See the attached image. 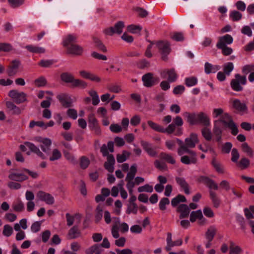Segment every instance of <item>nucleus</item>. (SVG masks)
<instances>
[{"mask_svg":"<svg viewBox=\"0 0 254 254\" xmlns=\"http://www.w3.org/2000/svg\"><path fill=\"white\" fill-rule=\"evenodd\" d=\"M234 69V65L232 63L229 62L223 66V72L227 75H229L231 72Z\"/></svg>","mask_w":254,"mask_h":254,"instance_id":"nucleus-50","label":"nucleus"},{"mask_svg":"<svg viewBox=\"0 0 254 254\" xmlns=\"http://www.w3.org/2000/svg\"><path fill=\"white\" fill-rule=\"evenodd\" d=\"M198 181L200 182L203 183L206 185L210 189H214L217 190L218 189V186L215 181L208 177L201 176Z\"/></svg>","mask_w":254,"mask_h":254,"instance_id":"nucleus-15","label":"nucleus"},{"mask_svg":"<svg viewBox=\"0 0 254 254\" xmlns=\"http://www.w3.org/2000/svg\"><path fill=\"white\" fill-rule=\"evenodd\" d=\"M250 164V161L249 159L247 158L244 157L242 158L241 160L239 162V166L240 167H242V169H245L248 168Z\"/></svg>","mask_w":254,"mask_h":254,"instance_id":"nucleus-53","label":"nucleus"},{"mask_svg":"<svg viewBox=\"0 0 254 254\" xmlns=\"http://www.w3.org/2000/svg\"><path fill=\"white\" fill-rule=\"evenodd\" d=\"M170 203V200L167 197H163L161 200L159 204V209L162 211H164L166 209V205H168Z\"/></svg>","mask_w":254,"mask_h":254,"instance_id":"nucleus-51","label":"nucleus"},{"mask_svg":"<svg viewBox=\"0 0 254 254\" xmlns=\"http://www.w3.org/2000/svg\"><path fill=\"white\" fill-rule=\"evenodd\" d=\"M88 122L90 129L94 131L97 135H100L101 133V130L98 121L94 114L91 113L88 115Z\"/></svg>","mask_w":254,"mask_h":254,"instance_id":"nucleus-8","label":"nucleus"},{"mask_svg":"<svg viewBox=\"0 0 254 254\" xmlns=\"http://www.w3.org/2000/svg\"><path fill=\"white\" fill-rule=\"evenodd\" d=\"M8 96L11 98L14 102L20 104L27 101V95L23 92H19L16 90H11L8 93Z\"/></svg>","mask_w":254,"mask_h":254,"instance_id":"nucleus-7","label":"nucleus"},{"mask_svg":"<svg viewBox=\"0 0 254 254\" xmlns=\"http://www.w3.org/2000/svg\"><path fill=\"white\" fill-rule=\"evenodd\" d=\"M150 65V63L145 59L141 60L136 63L137 67L141 69L149 67Z\"/></svg>","mask_w":254,"mask_h":254,"instance_id":"nucleus-49","label":"nucleus"},{"mask_svg":"<svg viewBox=\"0 0 254 254\" xmlns=\"http://www.w3.org/2000/svg\"><path fill=\"white\" fill-rule=\"evenodd\" d=\"M92 39L94 44V46L96 48L104 53H106L107 52V49L106 46L99 38L95 36H93Z\"/></svg>","mask_w":254,"mask_h":254,"instance_id":"nucleus-23","label":"nucleus"},{"mask_svg":"<svg viewBox=\"0 0 254 254\" xmlns=\"http://www.w3.org/2000/svg\"><path fill=\"white\" fill-rule=\"evenodd\" d=\"M235 79L231 81V87L235 91H241L243 88L242 85L247 83V78L245 75H241L240 74H236L235 75Z\"/></svg>","mask_w":254,"mask_h":254,"instance_id":"nucleus-3","label":"nucleus"},{"mask_svg":"<svg viewBox=\"0 0 254 254\" xmlns=\"http://www.w3.org/2000/svg\"><path fill=\"white\" fill-rule=\"evenodd\" d=\"M57 99L64 108H69L72 106L71 97L67 94H62L57 96Z\"/></svg>","mask_w":254,"mask_h":254,"instance_id":"nucleus-12","label":"nucleus"},{"mask_svg":"<svg viewBox=\"0 0 254 254\" xmlns=\"http://www.w3.org/2000/svg\"><path fill=\"white\" fill-rule=\"evenodd\" d=\"M183 115L184 117L186 118L187 121L190 124V125L193 126L196 125V114L186 112L183 113Z\"/></svg>","mask_w":254,"mask_h":254,"instance_id":"nucleus-22","label":"nucleus"},{"mask_svg":"<svg viewBox=\"0 0 254 254\" xmlns=\"http://www.w3.org/2000/svg\"><path fill=\"white\" fill-rule=\"evenodd\" d=\"M176 211L180 213L179 218L183 219L188 217L190 210L187 204H181L178 205Z\"/></svg>","mask_w":254,"mask_h":254,"instance_id":"nucleus-13","label":"nucleus"},{"mask_svg":"<svg viewBox=\"0 0 254 254\" xmlns=\"http://www.w3.org/2000/svg\"><path fill=\"white\" fill-rule=\"evenodd\" d=\"M230 17L233 21L240 20L242 17V14L238 11H232L230 14Z\"/></svg>","mask_w":254,"mask_h":254,"instance_id":"nucleus-43","label":"nucleus"},{"mask_svg":"<svg viewBox=\"0 0 254 254\" xmlns=\"http://www.w3.org/2000/svg\"><path fill=\"white\" fill-rule=\"evenodd\" d=\"M176 181L177 184L184 190L186 194H189L190 193L189 185L184 178L177 177L176 178Z\"/></svg>","mask_w":254,"mask_h":254,"instance_id":"nucleus-18","label":"nucleus"},{"mask_svg":"<svg viewBox=\"0 0 254 254\" xmlns=\"http://www.w3.org/2000/svg\"><path fill=\"white\" fill-rule=\"evenodd\" d=\"M12 50V46L10 44L5 43H0V51L8 52Z\"/></svg>","mask_w":254,"mask_h":254,"instance_id":"nucleus-62","label":"nucleus"},{"mask_svg":"<svg viewBox=\"0 0 254 254\" xmlns=\"http://www.w3.org/2000/svg\"><path fill=\"white\" fill-rule=\"evenodd\" d=\"M171 38L176 41H183L184 40V35L182 32H174L173 35L171 36Z\"/></svg>","mask_w":254,"mask_h":254,"instance_id":"nucleus-60","label":"nucleus"},{"mask_svg":"<svg viewBox=\"0 0 254 254\" xmlns=\"http://www.w3.org/2000/svg\"><path fill=\"white\" fill-rule=\"evenodd\" d=\"M54 64V61L53 60H42L40 61L38 64L43 67H50Z\"/></svg>","mask_w":254,"mask_h":254,"instance_id":"nucleus-63","label":"nucleus"},{"mask_svg":"<svg viewBox=\"0 0 254 254\" xmlns=\"http://www.w3.org/2000/svg\"><path fill=\"white\" fill-rule=\"evenodd\" d=\"M221 124L220 122L218 121H215L214 122V127L213 129V132L215 135H222V130L221 128Z\"/></svg>","mask_w":254,"mask_h":254,"instance_id":"nucleus-39","label":"nucleus"},{"mask_svg":"<svg viewBox=\"0 0 254 254\" xmlns=\"http://www.w3.org/2000/svg\"><path fill=\"white\" fill-rule=\"evenodd\" d=\"M196 125L200 124L206 127L210 125V119L207 115L203 112L196 114Z\"/></svg>","mask_w":254,"mask_h":254,"instance_id":"nucleus-14","label":"nucleus"},{"mask_svg":"<svg viewBox=\"0 0 254 254\" xmlns=\"http://www.w3.org/2000/svg\"><path fill=\"white\" fill-rule=\"evenodd\" d=\"M216 47L217 48L222 50V54L225 56L230 55L233 52L232 48L228 47L226 45H224V44H217Z\"/></svg>","mask_w":254,"mask_h":254,"instance_id":"nucleus-32","label":"nucleus"},{"mask_svg":"<svg viewBox=\"0 0 254 254\" xmlns=\"http://www.w3.org/2000/svg\"><path fill=\"white\" fill-rule=\"evenodd\" d=\"M142 80L144 86L151 87L158 83L160 79L158 77H154L153 73L148 72L142 76Z\"/></svg>","mask_w":254,"mask_h":254,"instance_id":"nucleus-4","label":"nucleus"},{"mask_svg":"<svg viewBox=\"0 0 254 254\" xmlns=\"http://www.w3.org/2000/svg\"><path fill=\"white\" fill-rule=\"evenodd\" d=\"M88 94L92 97V104L94 106L97 105L100 102L97 92L94 90H91L88 92Z\"/></svg>","mask_w":254,"mask_h":254,"instance_id":"nucleus-38","label":"nucleus"},{"mask_svg":"<svg viewBox=\"0 0 254 254\" xmlns=\"http://www.w3.org/2000/svg\"><path fill=\"white\" fill-rule=\"evenodd\" d=\"M36 140L41 142L42 143V144L45 145L47 148H50V146L51 145L52 141L50 139L48 138H42L41 137H37Z\"/></svg>","mask_w":254,"mask_h":254,"instance_id":"nucleus-52","label":"nucleus"},{"mask_svg":"<svg viewBox=\"0 0 254 254\" xmlns=\"http://www.w3.org/2000/svg\"><path fill=\"white\" fill-rule=\"evenodd\" d=\"M20 65V62L18 60H12L7 66L6 73L8 76H13L18 72L19 67Z\"/></svg>","mask_w":254,"mask_h":254,"instance_id":"nucleus-9","label":"nucleus"},{"mask_svg":"<svg viewBox=\"0 0 254 254\" xmlns=\"http://www.w3.org/2000/svg\"><path fill=\"white\" fill-rule=\"evenodd\" d=\"M153 190V189L152 186L148 184H146L143 186L140 187L137 189L138 191L139 192L143 191L152 192Z\"/></svg>","mask_w":254,"mask_h":254,"instance_id":"nucleus-58","label":"nucleus"},{"mask_svg":"<svg viewBox=\"0 0 254 254\" xmlns=\"http://www.w3.org/2000/svg\"><path fill=\"white\" fill-rule=\"evenodd\" d=\"M61 79L65 83H70L72 86L74 80L75 79L73 75L68 72L62 73L60 75Z\"/></svg>","mask_w":254,"mask_h":254,"instance_id":"nucleus-24","label":"nucleus"},{"mask_svg":"<svg viewBox=\"0 0 254 254\" xmlns=\"http://www.w3.org/2000/svg\"><path fill=\"white\" fill-rule=\"evenodd\" d=\"M156 46L162 55V59L164 61L168 60L167 55L170 52V43L168 42L158 41Z\"/></svg>","mask_w":254,"mask_h":254,"instance_id":"nucleus-5","label":"nucleus"},{"mask_svg":"<svg viewBox=\"0 0 254 254\" xmlns=\"http://www.w3.org/2000/svg\"><path fill=\"white\" fill-rule=\"evenodd\" d=\"M132 10L137 12L138 16L141 18L146 17L148 15V12L145 9L140 7H133Z\"/></svg>","mask_w":254,"mask_h":254,"instance_id":"nucleus-37","label":"nucleus"},{"mask_svg":"<svg viewBox=\"0 0 254 254\" xmlns=\"http://www.w3.org/2000/svg\"><path fill=\"white\" fill-rule=\"evenodd\" d=\"M185 153H188L190 155V156L188 155H184L181 158V162L186 165H189L191 163L196 164L197 162V159L196 157V153L195 151L190 150L189 151L185 152Z\"/></svg>","mask_w":254,"mask_h":254,"instance_id":"nucleus-10","label":"nucleus"},{"mask_svg":"<svg viewBox=\"0 0 254 254\" xmlns=\"http://www.w3.org/2000/svg\"><path fill=\"white\" fill-rule=\"evenodd\" d=\"M6 108L9 112H11L12 115H20L21 113L20 108L16 106L13 102L11 101H6L5 103Z\"/></svg>","mask_w":254,"mask_h":254,"instance_id":"nucleus-19","label":"nucleus"},{"mask_svg":"<svg viewBox=\"0 0 254 254\" xmlns=\"http://www.w3.org/2000/svg\"><path fill=\"white\" fill-rule=\"evenodd\" d=\"M233 39L232 37L229 34H226L223 36L220 37L219 41L217 44H230L233 42Z\"/></svg>","mask_w":254,"mask_h":254,"instance_id":"nucleus-31","label":"nucleus"},{"mask_svg":"<svg viewBox=\"0 0 254 254\" xmlns=\"http://www.w3.org/2000/svg\"><path fill=\"white\" fill-rule=\"evenodd\" d=\"M147 124L148 126L153 130L159 132H162L163 131V127L158 125V124L154 123L152 121H148L147 122Z\"/></svg>","mask_w":254,"mask_h":254,"instance_id":"nucleus-46","label":"nucleus"},{"mask_svg":"<svg viewBox=\"0 0 254 254\" xmlns=\"http://www.w3.org/2000/svg\"><path fill=\"white\" fill-rule=\"evenodd\" d=\"M244 211L247 219L250 220L254 218V205H250L249 208H244Z\"/></svg>","mask_w":254,"mask_h":254,"instance_id":"nucleus-36","label":"nucleus"},{"mask_svg":"<svg viewBox=\"0 0 254 254\" xmlns=\"http://www.w3.org/2000/svg\"><path fill=\"white\" fill-rule=\"evenodd\" d=\"M61 157L62 154L60 151L57 149H54L53 151L52 156L50 157V160L51 161H54L60 159Z\"/></svg>","mask_w":254,"mask_h":254,"instance_id":"nucleus-56","label":"nucleus"},{"mask_svg":"<svg viewBox=\"0 0 254 254\" xmlns=\"http://www.w3.org/2000/svg\"><path fill=\"white\" fill-rule=\"evenodd\" d=\"M89 159L86 156H82L80 158V166L83 169H86L90 164Z\"/></svg>","mask_w":254,"mask_h":254,"instance_id":"nucleus-48","label":"nucleus"},{"mask_svg":"<svg viewBox=\"0 0 254 254\" xmlns=\"http://www.w3.org/2000/svg\"><path fill=\"white\" fill-rule=\"evenodd\" d=\"M67 49L69 54L75 55H81L83 51V48L75 43L67 47Z\"/></svg>","mask_w":254,"mask_h":254,"instance_id":"nucleus-20","label":"nucleus"},{"mask_svg":"<svg viewBox=\"0 0 254 254\" xmlns=\"http://www.w3.org/2000/svg\"><path fill=\"white\" fill-rule=\"evenodd\" d=\"M141 145L143 148L146 152L151 156H155L156 155V152L152 148V144L148 142L142 140L141 141Z\"/></svg>","mask_w":254,"mask_h":254,"instance_id":"nucleus-21","label":"nucleus"},{"mask_svg":"<svg viewBox=\"0 0 254 254\" xmlns=\"http://www.w3.org/2000/svg\"><path fill=\"white\" fill-rule=\"evenodd\" d=\"M13 233V229L9 225H5L3 227L2 234L6 237L10 236Z\"/></svg>","mask_w":254,"mask_h":254,"instance_id":"nucleus-55","label":"nucleus"},{"mask_svg":"<svg viewBox=\"0 0 254 254\" xmlns=\"http://www.w3.org/2000/svg\"><path fill=\"white\" fill-rule=\"evenodd\" d=\"M241 148L243 152L247 153L248 155L253 157L254 154L252 149L249 146L247 142H244L241 145Z\"/></svg>","mask_w":254,"mask_h":254,"instance_id":"nucleus-41","label":"nucleus"},{"mask_svg":"<svg viewBox=\"0 0 254 254\" xmlns=\"http://www.w3.org/2000/svg\"><path fill=\"white\" fill-rule=\"evenodd\" d=\"M125 27L124 22L122 21L117 22L114 27H110L104 30V33L105 35L112 36L115 33L119 35L123 32V29Z\"/></svg>","mask_w":254,"mask_h":254,"instance_id":"nucleus-6","label":"nucleus"},{"mask_svg":"<svg viewBox=\"0 0 254 254\" xmlns=\"http://www.w3.org/2000/svg\"><path fill=\"white\" fill-rule=\"evenodd\" d=\"M211 164L217 172H218L219 173H224L223 169L221 167L220 164L218 162H217L216 161V160L215 158L213 159Z\"/></svg>","mask_w":254,"mask_h":254,"instance_id":"nucleus-64","label":"nucleus"},{"mask_svg":"<svg viewBox=\"0 0 254 254\" xmlns=\"http://www.w3.org/2000/svg\"><path fill=\"white\" fill-rule=\"evenodd\" d=\"M202 135L203 137L207 141H210L212 139V134L210 130L207 128L204 127L201 130Z\"/></svg>","mask_w":254,"mask_h":254,"instance_id":"nucleus-45","label":"nucleus"},{"mask_svg":"<svg viewBox=\"0 0 254 254\" xmlns=\"http://www.w3.org/2000/svg\"><path fill=\"white\" fill-rule=\"evenodd\" d=\"M37 196L40 200L45 202L47 204L52 205L55 202V199L51 194L42 190H40L37 192Z\"/></svg>","mask_w":254,"mask_h":254,"instance_id":"nucleus-11","label":"nucleus"},{"mask_svg":"<svg viewBox=\"0 0 254 254\" xmlns=\"http://www.w3.org/2000/svg\"><path fill=\"white\" fill-rule=\"evenodd\" d=\"M130 155V153L126 151L123 150L122 154H118L117 155V160L118 163H121L125 162L127 158L129 157Z\"/></svg>","mask_w":254,"mask_h":254,"instance_id":"nucleus-34","label":"nucleus"},{"mask_svg":"<svg viewBox=\"0 0 254 254\" xmlns=\"http://www.w3.org/2000/svg\"><path fill=\"white\" fill-rule=\"evenodd\" d=\"M142 27L139 25H129L127 27V30L131 33H136L137 31H140Z\"/></svg>","mask_w":254,"mask_h":254,"instance_id":"nucleus-61","label":"nucleus"},{"mask_svg":"<svg viewBox=\"0 0 254 254\" xmlns=\"http://www.w3.org/2000/svg\"><path fill=\"white\" fill-rule=\"evenodd\" d=\"M216 232L217 230L214 226H210L205 233V236L207 240L212 241L216 235Z\"/></svg>","mask_w":254,"mask_h":254,"instance_id":"nucleus-27","label":"nucleus"},{"mask_svg":"<svg viewBox=\"0 0 254 254\" xmlns=\"http://www.w3.org/2000/svg\"><path fill=\"white\" fill-rule=\"evenodd\" d=\"M220 69L219 65H213L211 64L206 62L204 64V71L206 74H210L211 72L215 73Z\"/></svg>","mask_w":254,"mask_h":254,"instance_id":"nucleus-26","label":"nucleus"},{"mask_svg":"<svg viewBox=\"0 0 254 254\" xmlns=\"http://www.w3.org/2000/svg\"><path fill=\"white\" fill-rule=\"evenodd\" d=\"M233 107L240 112H244L247 110V107L245 104L241 103L238 99H236L233 102Z\"/></svg>","mask_w":254,"mask_h":254,"instance_id":"nucleus-28","label":"nucleus"},{"mask_svg":"<svg viewBox=\"0 0 254 254\" xmlns=\"http://www.w3.org/2000/svg\"><path fill=\"white\" fill-rule=\"evenodd\" d=\"M77 42V37L75 35L68 34L63 41V46L67 48L72 44Z\"/></svg>","mask_w":254,"mask_h":254,"instance_id":"nucleus-25","label":"nucleus"},{"mask_svg":"<svg viewBox=\"0 0 254 254\" xmlns=\"http://www.w3.org/2000/svg\"><path fill=\"white\" fill-rule=\"evenodd\" d=\"M80 235V232L78 229L77 226L75 225L72 227L68 231V235L70 239H75Z\"/></svg>","mask_w":254,"mask_h":254,"instance_id":"nucleus-30","label":"nucleus"},{"mask_svg":"<svg viewBox=\"0 0 254 254\" xmlns=\"http://www.w3.org/2000/svg\"><path fill=\"white\" fill-rule=\"evenodd\" d=\"M177 141L179 145L178 153L180 156L183 155L185 153V152L189 151L190 149L187 148V146H186L181 139L177 138Z\"/></svg>","mask_w":254,"mask_h":254,"instance_id":"nucleus-29","label":"nucleus"},{"mask_svg":"<svg viewBox=\"0 0 254 254\" xmlns=\"http://www.w3.org/2000/svg\"><path fill=\"white\" fill-rule=\"evenodd\" d=\"M8 178L13 181L22 182L27 180L28 177L22 173H11L8 175Z\"/></svg>","mask_w":254,"mask_h":254,"instance_id":"nucleus-17","label":"nucleus"},{"mask_svg":"<svg viewBox=\"0 0 254 254\" xmlns=\"http://www.w3.org/2000/svg\"><path fill=\"white\" fill-rule=\"evenodd\" d=\"M138 206L136 203L132 204H127V208L126 210V213L129 214L132 213L134 214H136L137 212Z\"/></svg>","mask_w":254,"mask_h":254,"instance_id":"nucleus-42","label":"nucleus"},{"mask_svg":"<svg viewBox=\"0 0 254 254\" xmlns=\"http://www.w3.org/2000/svg\"><path fill=\"white\" fill-rule=\"evenodd\" d=\"M35 84L38 87L45 86L47 84V81L44 76H40L34 81Z\"/></svg>","mask_w":254,"mask_h":254,"instance_id":"nucleus-47","label":"nucleus"},{"mask_svg":"<svg viewBox=\"0 0 254 254\" xmlns=\"http://www.w3.org/2000/svg\"><path fill=\"white\" fill-rule=\"evenodd\" d=\"M160 157L166 160L167 162L171 164H174L176 162L175 160L169 154L162 152L160 153Z\"/></svg>","mask_w":254,"mask_h":254,"instance_id":"nucleus-44","label":"nucleus"},{"mask_svg":"<svg viewBox=\"0 0 254 254\" xmlns=\"http://www.w3.org/2000/svg\"><path fill=\"white\" fill-rule=\"evenodd\" d=\"M199 140L197 134L191 133L190 137L185 139V144L187 146V148H194L195 144L198 143Z\"/></svg>","mask_w":254,"mask_h":254,"instance_id":"nucleus-16","label":"nucleus"},{"mask_svg":"<svg viewBox=\"0 0 254 254\" xmlns=\"http://www.w3.org/2000/svg\"><path fill=\"white\" fill-rule=\"evenodd\" d=\"M225 127H228L231 130V133L236 135L239 132V129L236 123L233 120L232 117L228 113H224L223 118L218 120Z\"/></svg>","mask_w":254,"mask_h":254,"instance_id":"nucleus-2","label":"nucleus"},{"mask_svg":"<svg viewBox=\"0 0 254 254\" xmlns=\"http://www.w3.org/2000/svg\"><path fill=\"white\" fill-rule=\"evenodd\" d=\"M96 214L95 215V222L98 223L102 219L103 216V210L100 206H98L96 209Z\"/></svg>","mask_w":254,"mask_h":254,"instance_id":"nucleus-57","label":"nucleus"},{"mask_svg":"<svg viewBox=\"0 0 254 254\" xmlns=\"http://www.w3.org/2000/svg\"><path fill=\"white\" fill-rule=\"evenodd\" d=\"M100 152L102 153L103 156L107 157V161L104 163V168L110 173H113L114 170V166L115 164V159L114 155L112 154L109 153L105 144H104L101 147Z\"/></svg>","mask_w":254,"mask_h":254,"instance_id":"nucleus-1","label":"nucleus"},{"mask_svg":"<svg viewBox=\"0 0 254 254\" xmlns=\"http://www.w3.org/2000/svg\"><path fill=\"white\" fill-rule=\"evenodd\" d=\"M197 83L196 77L192 76L191 77L186 78L185 79V84L188 87L195 85Z\"/></svg>","mask_w":254,"mask_h":254,"instance_id":"nucleus-54","label":"nucleus"},{"mask_svg":"<svg viewBox=\"0 0 254 254\" xmlns=\"http://www.w3.org/2000/svg\"><path fill=\"white\" fill-rule=\"evenodd\" d=\"M63 153L64 157L67 160L70 161L73 164H76L77 163V161L69 152L67 150H64Z\"/></svg>","mask_w":254,"mask_h":254,"instance_id":"nucleus-59","label":"nucleus"},{"mask_svg":"<svg viewBox=\"0 0 254 254\" xmlns=\"http://www.w3.org/2000/svg\"><path fill=\"white\" fill-rule=\"evenodd\" d=\"M87 83L81 79H75L71 86L72 88L79 87L82 89L86 88L87 87Z\"/></svg>","mask_w":254,"mask_h":254,"instance_id":"nucleus-35","label":"nucleus"},{"mask_svg":"<svg viewBox=\"0 0 254 254\" xmlns=\"http://www.w3.org/2000/svg\"><path fill=\"white\" fill-rule=\"evenodd\" d=\"M209 194L210 198L213 202L214 207L215 208H218L219 206L220 203V199L217 196L216 193L212 190L209 191Z\"/></svg>","mask_w":254,"mask_h":254,"instance_id":"nucleus-33","label":"nucleus"},{"mask_svg":"<svg viewBox=\"0 0 254 254\" xmlns=\"http://www.w3.org/2000/svg\"><path fill=\"white\" fill-rule=\"evenodd\" d=\"M168 75V80L170 82H173L175 81L177 78V74L175 71L174 68H171L167 71Z\"/></svg>","mask_w":254,"mask_h":254,"instance_id":"nucleus-40","label":"nucleus"}]
</instances>
